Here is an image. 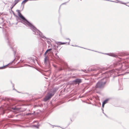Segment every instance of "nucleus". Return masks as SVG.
Segmentation results:
<instances>
[{
  "label": "nucleus",
  "mask_w": 129,
  "mask_h": 129,
  "mask_svg": "<svg viewBox=\"0 0 129 129\" xmlns=\"http://www.w3.org/2000/svg\"><path fill=\"white\" fill-rule=\"evenodd\" d=\"M66 40H69V42H68V44L69 45V44H70V39H69V38H66Z\"/></svg>",
  "instance_id": "obj_20"
},
{
  "label": "nucleus",
  "mask_w": 129,
  "mask_h": 129,
  "mask_svg": "<svg viewBox=\"0 0 129 129\" xmlns=\"http://www.w3.org/2000/svg\"><path fill=\"white\" fill-rule=\"evenodd\" d=\"M102 110L103 111V112H104V110L103 109H102Z\"/></svg>",
  "instance_id": "obj_32"
},
{
  "label": "nucleus",
  "mask_w": 129,
  "mask_h": 129,
  "mask_svg": "<svg viewBox=\"0 0 129 129\" xmlns=\"http://www.w3.org/2000/svg\"><path fill=\"white\" fill-rule=\"evenodd\" d=\"M18 15L23 20L25 24L26 25H27L30 27V28L34 32L33 33L34 34L39 35L40 37L43 38L45 39L46 38V37L43 35L42 33L39 30L37 29L34 26H33L31 23L28 21L20 13Z\"/></svg>",
  "instance_id": "obj_1"
},
{
  "label": "nucleus",
  "mask_w": 129,
  "mask_h": 129,
  "mask_svg": "<svg viewBox=\"0 0 129 129\" xmlns=\"http://www.w3.org/2000/svg\"><path fill=\"white\" fill-rule=\"evenodd\" d=\"M13 90H16V89H14V88H13Z\"/></svg>",
  "instance_id": "obj_35"
},
{
  "label": "nucleus",
  "mask_w": 129,
  "mask_h": 129,
  "mask_svg": "<svg viewBox=\"0 0 129 129\" xmlns=\"http://www.w3.org/2000/svg\"><path fill=\"white\" fill-rule=\"evenodd\" d=\"M47 52H46H46H45V53H44V55H46V53H47Z\"/></svg>",
  "instance_id": "obj_24"
},
{
  "label": "nucleus",
  "mask_w": 129,
  "mask_h": 129,
  "mask_svg": "<svg viewBox=\"0 0 129 129\" xmlns=\"http://www.w3.org/2000/svg\"><path fill=\"white\" fill-rule=\"evenodd\" d=\"M49 124H50V125H51V124H50V123H49Z\"/></svg>",
  "instance_id": "obj_36"
},
{
  "label": "nucleus",
  "mask_w": 129,
  "mask_h": 129,
  "mask_svg": "<svg viewBox=\"0 0 129 129\" xmlns=\"http://www.w3.org/2000/svg\"><path fill=\"white\" fill-rule=\"evenodd\" d=\"M14 84H13V88H14Z\"/></svg>",
  "instance_id": "obj_31"
},
{
  "label": "nucleus",
  "mask_w": 129,
  "mask_h": 129,
  "mask_svg": "<svg viewBox=\"0 0 129 129\" xmlns=\"http://www.w3.org/2000/svg\"><path fill=\"white\" fill-rule=\"evenodd\" d=\"M13 51H14V55L15 56V55L16 54V51H15V50H13Z\"/></svg>",
  "instance_id": "obj_19"
},
{
  "label": "nucleus",
  "mask_w": 129,
  "mask_h": 129,
  "mask_svg": "<svg viewBox=\"0 0 129 129\" xmlns=\"http://www.w3.org/2000/svg\"><path fill=\"white\" fill-rule=\"evenodd\" d=\"M13 109L14 110H19L20 109L15 107L14 108H13Z\"/></svg>",
  "instance_id": "obj_14"
},
{
  "label": "nucleus",
  "mask_w": 129,
  "mask_h": 129,
  "mask_svg": "<svg viewBox=\"0 0 129 129\" xmlns=\"http://www.w3.org/2000/svg\"><path fill=\"white\" fill-rule=\"evenodd\" d=\"M54 126H55V125H53V128ZM58 127H59V126H58Z\"/></svg>",
  "instance_id": "obj_27"
},
{
  "label": "nucleus",
  "mask_w": 129,
  "mask_h": 129,
  "mask_svg": "<svg viewBox=\"0 0 129 129\" xmlns=\"http://www.w3.org/2000/svg\"><path fill=\"white\" fill-rule=\"evenodd\" d=\"M121 3L122 4H126V3H123L122 2H121Z\"/></svg>",
  "instance_id": "obj_25"
},
{
  "label": "nucleus",
  "mask_w": 129,
  "mask_h": 129,
  "mask_svg": "<svg viewBox=\"0 0 129 129\" xmlns=\"http://www.w3.org/2000/svg\"><path fill=\"white\" fill-rule=\"evenodd\" d=\"M108 100L107 99L105 100L103 102V103L104 104H105L107 103V102L108 101Z\"/></svg>",
  "instance_id": "obj_15"
},
{
  "label": "nucleus",
  "mask_w": 129,
  "mask_h": 129,
  "mask_svg": "<svg viewBox=\"0 0 129 129\" xmlns=\"http://www.w3.org/2000/svg\"><path fill=\"white\" fill-rule=\"evenodd\" d=\"M105 104H104L103 103L102 104V107H104V106Z\"/></svg>",
  "instance_id": "obj_22"
},
{
  "label": "nucleus",
  "mask_w": 129,
  "mask_h": 129,
  "mask_svg": "<svg viewBox=\"0 0 129 129\" xmlns=\"http://www.w3.org/2000/svg\"><path fill=\"white\" fill-rule=\"evenodd\" d=\"M1 27L0 26V28H1Z\"/></svg>",
  "instance_id": "obj_37"
},
{
  "label": "nucleus",
  "mask_w": 129,
  "mask_h": 129,
  "mask_svg": "<svg viewBox=\"0 0 129 129\" xmlns=\"http://www.w3.org/2000/svg\"><path fill=\"white\" fill-rule=\"evenodd\" d=\"M19 0H15L14 1V2L15 3V4H17Z\"/></svg>",
  "instance_id": "obj_13"
},
{
  "label": "nucleus",
  "mask_w": 129,
  "mask_h": 129,
  "mask_svg": "<svg viewBox=\"0 0 129 129\" xmlns=\"http://www.w3.org/2000/svg\"><path fill=\"white\" fill-rule=\"evenodd\" d=\"M66 3H63L62 4H66Z\"/></svg>",
  "instance_id": "obj_33"
},
{
  "label": "nucleus",
  "mask_w": 129,
  "mask_h": 129,
  "mask_svg": "<svg viewBox=\"0 0 129 129\" xmlns=\"http://www.w3.org/2000/svg\"><path fill=\"white\" fill-rule=\"evenodd\" d=\"M52 50V48H50V49H47L46 50V52H48L50 51H51Z\"/></svg>",
  "instance_id": "obj_16"
},
{
  "label": "nucleus",
  "mask_w": 129,
  "mask_h": 129,
  "mask_svg": "<svg viewBox=\"0 0 129 129\" xmlns=\"http://www.w3.org/2000/svg\"><path fill=\"white\" fill-rule=\"evenodd\" d=\"M12 7H11V10L12 9H13V7H14V6H13V5H12Z\"/></svg>",
  "instance_id": "obj_23"
},
{
  "label": "nucleus",
  "mask_w": 129,
  "mask_h": 129,
  "mask_svg": "<svg viewBox=\"0 0 129 129\" xmlns=\"http://www.w3.org/2000/svg\"><path fill=\"white\" fill-rule=\"evenodd\" d=\"M7 40L8 41V43L9 45L10 46H11L12 45V41H11V40H10L9 39V38L8 37V36H7Z\"/></svg>",
  "instance_id": "obj_9"
},
{
  "label": "nucleus",
  "mask_w": 129,
  "mask_h": 129,
  "mask_svg": "<svg viewBox=\"0 0 129 129\" xmlns=\"http://www.w3.org/2000/svg\"><path fill=\"white\" fill-rule=\"evenodd\" d=\"M1 19H2V20H3V19H4V18H3V17H1Z\"/></svg>",
  "instance_id": "obj_28"
},
{
  "label": "nucleus",
  "mask_w": 129,
  "mask_h": 129,
  "mask_svg": "<svg viewBox=\"0 0 129 129\" xmlns=\"http://www.w3.org/2000/svg\"><path fill=\"white\" fill-rule=\"evenodd\" d=\"M99 73H97L98 75H99Z\"/></svg>",
  "instance_id": "obj_34"
},
{
  "label": "nucleus",
  "mask_w": 129,
  "mask_h": 129,
  "mask_svg": "<svg viewBox=\"0 0 129 129\" xmlns=\"http://www.w3.org/2000/svg\"><path fill=\"white\" fill-rule=\"evenodd\" d=\"M16 5V4H15H15H14L13 5V6H14H14L15 5Z\"/></svg>",
  "instance_id": "obj_30"
},
{
  "label": "nucleus",
  "mask_w": 129,
  "mask_h": 129,
  "mask_svg": "<svg viewBox=\"0 0 129 129\" xmlns=\"http://www.w3.org/2000/svg\"><path fill=\"white\" fill-rule=\"evenodd\" d=\"M105 54L114 57H116L117 56V55H116L113 53H105Z\"/></svg>",
  "instance_id": "obj_8"
},
{
  "label": "nucleus",
  "mask_w": 129,
  "mask_h": 129,
  "mask_svg": "<svg viewBox=\"0 0 129 129\" xmlns=\"http://www.w3.org/2000/svg\"><path fill=\"white\" fill-rule=\"evenodd\" d=\"M55 91L53 90L51 92L48 93L44 99V101L46 102L50 99L54 94Z\"/></svg>",
  "instance_id": "obj_3"
},
{
  "label": "nucleus",
  "mask_w": 129,
  "mask_h": 129,
  "mask_svg": "<svg viewBox=\"0 0 129 129\" xmlns=\"http://www.w3.org/2000/svg\"><path fill=\"white\" fill-rule=\"evenodd\" d=\"M9 64V63L8 64H7V65H6V66H4L3 67H0V68L1 69H2V68H3L4 67H6V66H7Z\"/></svg>",
  "instance_id": "obj_21"
},
{
  "label": "nucleus",
  "mask_w": 129,
  "mask_h": 129,
  "mask_svg": "<svg viewBox=\"0 0 129 129\" xmlns=\"http://www.w3.org/2000/svg\"><path fill=\"white\" fill-rule=\"evenodd\" d=\"M55 91L53 90L51 92L48 93L44 99V101L46 102L50 99L54 94Z\"/></svg>",
  "instance_id": "obj_4"
},
{
  "label": "nucleus",
  "mask_w": 129,
  "mask_h": 129,
  "mask_svg": "<svg viewBox=\"0 0 129 129\" xmlns=\"http://www.w3.org/2000/svg\"><path fill=\"white\" fill-rule=\"evenodd\" d=\"M67 42H58L56 43L58 45H61L66 44Z\"/></svg>",
  "instance_id": "obj_10"
},
{
  "label": "nucleus",
  "mask_w": 129,
  "mask_h": 129,
  "mask_svg": "<svg viewBox=\"0 0 129 129\" xmlns=\"http://www.w3.org/2000/svg\"><path fill=\"white\" fill-rule=\"evenodd\" d=\"M114 71L113 70L110 71L105 72V73H103V75H105V77L103 78L104 80H106V77H108L111 76L114 73Z\"/></svg>",
  "instance_id": "obj_5"
},
{
  "label": "nucleus",
  "mask_w": 129,
  "mask_h": 129,
  "mask_svg": "<svg viewBox=\"0 0 129 129\" xmlns=\"http://www.w3.org/2000/svg\"><path fill=\"white\" fill-rule=\"evenodd\" d=\"M106 82V80H104L103 78L97 83L95 86V88H103Z\"/></svg>",
  "instance_id": "obj_2"
},
{
  "label": "nucleus",
  "mask_w": 129,
  "mask_h": 129,
  "mask_svg": "<svg viewBox=\"0 0 129 129\" xmlns=\"http://www.w3.org/2000/svg\"><path fill=\"white\" fill-rule=\"evenodd\" d=\"M28 0H24L21 3V4H24V5L26 3Z\"/></svg>",
  "instance_id": "obj_12"
},
{
  "label": "nucleus",
  "mask_w": 129,
  "mask_h": 129,
  "mask_svg": "<svg viewBox=\"0 0 129 129\" xmlns=\"http://www.w3.org/2000/svg\"><path fill=\"white\" fill-rule=\"evenodd\" d=\"M47 61H48L47 56H45V57L44 59V63H45V64H46L47 63Z\"/></svg>",
  "instance_id": "obj_11"
},
{
  "label": "nucleus",
  "mask_w": 129,
  "mask_h": 129,
  "mask_svg": "<svg viewBox=\"0 0 129 129\" xmlns=\"http://www.w3.org/2000/svg\"><path fill=\"white\" fill-rule=\"evenodd\" d=\"M62 69H59V71H61V70H62Z\"/></svg>",
  "instance_id": "obj_29"
},
{
  "label": "nucleus",
  "mask_w": 129,
  "mask_h": 129,
  "mask_svg": "<svg viewBox=\"0 0 129 129\" xmlns=\"http://www.w3.org/2000/svg\"><path fill=\"white\" fill-rule=\"evenodd\" d=\"M33 126L35 127H36L37 128H39V126L38 125H34Z\"/></svg>",
  "instance_id": "obj_18"
},
{
  "label": "nucleus",
  "mask_w": 129,
  "mask_h": 129,
  "mask_svg": "<svg viewBox=\"0 0 129 129\" xmlns=\"http://www.w3.org/2000/svg\"><path fill=\"white\" fill-rule=\"evenodd\" d=\"M16 11L18 12V14H19L20 13V11L19 10H16Z\"/></svg>",
  "instance_id": "obj_17"
},
{
  "label": "nucleus",
  "mask_w": 129,
  "mask_h": 129,
  "mask_svg": "<svg viewBox=\"0 0 129 129\" xmlns=\"http://www.w3.org/2000/svg\"><path fill=\"white\" fill-rule=\"evenodd\" d=\"M103 113L107 117V116L106 115V114H105L104 112H103Z\"/></svg>",
  "instance_id": "obj_26"
},
{
  "label": "nucleus",
  "mask_w": 129,
  "mask_h": 129,
  "mask_svg": "<svg viewBox=\"0 0 129 129\" xmlns=\"http://www.w3.org/2000/svg\"><path fill=\"white\" fill-rule=\"evenodd\" d=\"M105 70V68H103L102 67L100 68H97V69H92L91 70L92 71H97V70H99V71L100 72V73H102V71H103Z\"/></svg>",
  "instance_id": "obj_7"
},
{
  "label": "nucleus",
  "mask_w": 129,
  "mask_h": 129,
  "mask_svg": "<svg viewBox=\"0 0 129 129\" xmlns=\"http://www.w3.org/2000/svg\"><path fill=\"white\" fill-rule=\"evenodd\" d=\"M82 80L80 79L77 78L75 80L73 81V82L76 84H78L79 85V84L81 82Z\"/></svg>",
  "instance_id": "obj_6"
}]
</instances>
